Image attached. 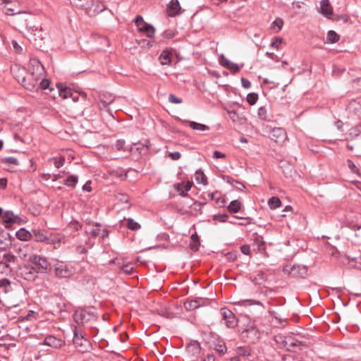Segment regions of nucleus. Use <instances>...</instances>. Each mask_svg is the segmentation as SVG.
I'll use <instances>...</instances> for the list:
<instances>
[{
  "label": "nucleus",
  "instance_id": "6ab92c4d",
  "mask_svg": "<svg viewBox=\"0 0 361 361\" xmlns=\"http://www.w3.org/2000/svg\"><path fill=\"white\" fill-rule=\"evenodd\" d=\"M139 25L140 24H137ZM142 26H138L137 30L140 33L145 35L149 38H151L154 36L155 32V28L152 25V24H140Z\"/></svg>",
  "mask_w": 361,
  "mask_h": 361
},
{
  "label": "nucleus",
  "instance_id": "dca6fc26",
  "mask_svg": "<svg viewBox=\"0 0 361 361\" xmlns=\"http://www.w3.org/2000/svg\"><path fill=\"white\" fill-rule=\"evenodd\" d=\"M205 304V300L197 298L195 300H187L184 302V307L188 311L195 310Z\"/></svg>",
  "mask_w": 361,
  "mask_h": 361
},
{
  "label": "nucleus",
  "instance_id": "423d86ee",
  "mask_svg": "<svg viewBox=\"0 0 361 361\" xmlns=\"http://www.w3.org/2000/svg\"><path fill=\"white\" fill-rule=\"evenodd\" d=\"M221 314L222 320L224 321V324L227 327L234 328L237 325L235 314L229 309L221 308Z\"/></svg>",
  "mask_w": 361,
  "mask_h": 361
},
{
  "label": "nucleus",
  "instance_id": "39448f33",
  "mask_svg": "<svg viewBox=\"0 0 361 361\" xmlns=\"http://www.w3.org/2000/svg\"><path fill=\"white\" fill-rule=\"evenodd\" d=\"M54 274L59 278H68L73 275V269L63 262L58 263L54 267Z\"/></svg>",
  "mask_w": 361,
  "mask_h": 361
},
{
  "label": "nucleus",
  "instance_id": "a19ab883",
  "mask_svg": "<svg viewBox=\"0 0 361 361\" xmlns=\"http://www.w3.org/2000/svg\"><path fill=\"white\" fill-rule=\"evenodd\" d=\"M3 163L8 165H15L18 166L19 164L18 161L17 159L13 157H7L4 158Z\"/></svg>",
  "mask_w": 361,
  "mask_h": 361
},
{
  "label": "nucleus",
  "instance_id": "79ce46f5",
  "mask_svg": "<svg viewBox=\"0 0 361 361\" xmlns=\"http://www.w3.org/2000/svg\"><path fill=\"white\" fill-rule=\"evenodd\" d=\"M121 269L122 271L127 274L128 275H130L134 272V268L130 264L122 265Z\"/></svg>",
  "mask_w": 361,
  "mask_h": 361
},
{
  "label": "nucleus",
  "instance_id": "6e6d98bb",
  "mask_svg": "<svg viewBox=\"0 0 361 361\" xmlns=\"http://www.w3.org/2000/svg\"><path fill=\"white\" fill-rule=\"evenodd\" d=\"M12 45H13V49L15 50V51L16 53H18V54L23 53V48L17 43L16 41L13 40Z\"/></svg>",
  "mask_w": 361,
  "mask_h": 361
},
{
  "label": "nucleus",
  "instance_id": "864d4df0",
  "mask_svg": "<svg viewBox=\"0 0 361 361\" xmlns=\"http://www.w3.org/2000/svg\"><path fill=\"white\" fill-rule=\"evenodd\" d=\"M169 101L173 104H180L182 102L181 99L176 97L175 95L172 94H169Z\"/></svg>",
  "mask_w": 361,
  "mask_h": 361
},
{
  "label": "nucleus",
  "instance_id": "9b49d317",
  "mask_svg": "<svg viewBox=\"0 0 361 361\" xmlns=\"http://www.w3.org/2000/svg\"><path fill=\"white\" fill-rule=\"evenodd\" d=\"M269 137L274 142L282 143L287 139V133L282 128H274L270 132Z\"/></svg>",
  "mask_w": 361,
  "mask_h": 361
},
{
  "label": "nucleus",
  "instance_id": "a211bd4d",
  "mask_svg": "<svg viewBox=\"0 0 361 361\" xmlns=\"http://www.w3.org/2000/svg\"><path fill=\"white\" fill-rule=\"evenodd\" d=\"M192 183L187 181L186 183H178L174 185V188L182 197L187 196L188 192L190 190Z\"/></svg>",
  "mask_w": 361,
  "mask_h": 361
},
{
  "label": "nucleus",
  "instance_id": "0eeeda50",
  "mask_svg": "<svg viewBox=\"0 0 361 361\" xmlns=\"http://www.w3.org/2000/svg\"><path fill=\"white\" fill-rule=\"evenodd\" d=\"M3 221L6 228H9L13 224H22L21 218L19 216L14 214V213L11 210L6 211L4 213Z\"/></svg>",
  "mask_w": 361,
  "mask_h": 361
},
{
  "label": "nucleus",
  "instance_id": "c03bdc74",
  "mask_svg": "<svg viewBox=\"0 0 361 361\" xmlns=\"http://www.w3.org/2000/svg\"><path fill=\"white\" fill-rule=\"evenodd\" d=\"M49 87V81L44 79L43 77L39 80L38 82V89L46 90Z\"/></svg>",
  "mask_w": 361,
  "mask_h": 361
},
{
  "label": "nucleus",
  "instance_id": "603ef678",
  "mask_svg": "<svg viewBox=\"0 0 361 361\" xmlns=\"http://www.w3.org/2000/svg\"><path fill=\"white\" fill-rule=\"evenodd\" d=\"M231 62L227 59L224 54L220 56V63L222 66L227 68Z\"/></svg>",
  "mask_w": 361,
  "mask_h": 361
},
{
  "label": "nucleus",
  "instance_id": "774afa93",
  "mask_svg": "<svg viewBox=\"0 0 361 361\" xmlns=\"http://www.w3.org/2000/svg\"><path fill=\"white\" fill-rule=\"evenodd\" d=\"M202 361H215V356L213 354H208Z\"/></svg>",
  "mask_w": 361,
  "mask_h": 361
},
{
  "label": "nucleus",
  "instance_id": "4c0bfd02",
  "mask_svg": "<svg viewBox=\"0 0 361 361\" xmlns=\"http://www.w3.org/2000/svg\"><path fill=\"white\" fill-rule=\"evenodd\" d=\"M50 161L53 162L55 167L59 169L64 164L65 158L63 157H60L59 158H51L50 159Z\"/></svg>",
  "mask_w": 361,
  "mask_h": 361
},
{
  "label": "nucleus",
  "instance_id": "20e7f679",
  "mask_svg": "<svg viewBox=\"0 0 361 361\" xmlns=\"http://www.w3.org/2000/svg\"><path fill=\"white\" fill-rule=\"evenodd\" d=\"M73 319L78 324L83 325L91 320H95L96 316L92 312L80 310L75 312Z\"/></svg>",
  "mask_w": 361,
  "mask_h": 361
},
{
  "label": "nucleus",
  "instance_id": "1a4fd4ad",
  "mask_svg": "<svg viewBox=\"0 0 361 361\" xmlns=\"http://www.w3.org/2000/svg\"><path fill=\"white\" fill-rule=\"evenodd\" d=\"M283 271L287 272L293 277H305L307 274V269L302 265H293L292 267H285Z\"/></svg>",
  "mask_w": 361,
  "mask_h": 361
},
{
  "label": "nucleus",
  "instance_id": "f257e3e1",
  "mask_svg": "<svg viewBox=\"0 0 361 361\" xmlns=\"http://www.w3.org/2000/svg\"><path fill=\"white\" fill-rule=\"evenodd\" d=\"M42 78L37 77L33 73H28L26 77H23L21 80L18 79L21 85L30 91L38 90V82Z\"/></svg>",
  "mask_w": 361,
  "mask_h": 361
},
{
  "label": "nucleus",
  "instance_id": "c85d7f7f",
  "mask_svg": "<svg viewBox=\"0 0 361 361\" xmlns=\"http://www.w3.org/2000/svg\"><path fill=\"white\" fill-rule=\"evenodd\" d=\"M187 350L188 352L191 353L193 355H197L200 351V344L196 342L190 343L187 346Z\"/></svg>",
  "mask_w": 361,
  "mask_h": 361
},
{
  "label": "nucleus",
  "instance_id": "58836bf2",
  "mask_svg": "<svg viewBox=\"0 0 361 361\" xmlns=\"http://www.w3.org/2000/svg\"><path fill=\"white\" fill-rule=\"evenodd\" d=\"M258 99V94L255 92L249 93L247 95L246 100L250 105H254Z\"/></svg>",
  "mask_w": 361,
  "mask_h": 361
},
{
  "label": "nucleus",
  "instance_id": "7c9ffc66",
  "mask_svg": "<svg viewBox=\"0 0 361 361\" xmlns=\"http://www.w3.org/2000/svg\"><path fill=\"white\" fill-rule=\"evenodd\" d=\"M268 204L271 209L279 207L281 204V202L277 197H272L268 201Z\"/></svg>",
  "mask_w": 361,
  "mask_h": 361
},
{
  "label": "nucleus",
  "instance_id": "473e14b6",
  "mask_svg": "<svg viewBox=\"0 0 361 361\" xmlns=\"http://www.w3.org/2000/svg\"><path fill=\"white\" fill-rule=\"evenodd\" d=\"M78 182V176H69L63 182V184L68 187H75V184Z\"/></svg>",
  "mask_w": 361,
  "mask_h": 361
},
{
  "label": "nucleus",
  "instance_id": "6e6552de",
  "mask_svg": "<svg viewBox=\"0 0 361 361\" xmlns=\"http://www.w3.org/2000/svg\"><path fill=\"white\" fill-rule=\"evenodd\" d=\"M37 271L34 267L23 266L19 272V275L25 280L33 281L37 278Z\"/></svg>",
  "mask_w": 361,
  "mask_h": 361
},
{
  "label": "nucleus",
  "instance_id": "338daca9",
  "mask_svg": "<svg viewBox=\"0 0 361 361\" xmlns=\"http://www.w3.org/2000/svg\"><path fill=\"white\" fill-rule=\"evenodd\" d=\"M7 185V179L6 178H0V189L6 188Z\"/></svg>",
  "mask_w": 361,
  "mask_h": 361
},
{
  "label": "nucleus",
  "instance_id": "680f3d73",
  "mask_svg": "<svg viewBox=\"0 0 361 361\" xmlns=\"http://www.w3.org/2000/svg\"><path fill=\"white\" fill-rule=\"evenodd\" d=\"M241 252L246 255H250V247L247 245H244L240 247Z\"/></svg>",
  "mask_w": 361,
  "mask_h": 361
},
{
  "label": "nucleus",
  "instance_id": "a18cd8bd",
  "mask_svg": "<svg viewBox=\"0 0 361 361\" xmlns=\"http://www.w3.org/2000/svg\"><path fill=\"white\" fill-rule=\"evenodd\" d=\"M253 246L256 247L255 249L260 252L265 250L264 243L259 240H256L253 244Z\"/></svg>",
  "mask_w": 361,
  "mask_h": 361
},
{
  "label": "nucleus",
  "instance_id": "4d7b16f0",
  "mask_svg": "<svg viewBox=\"0 0 361 361\" xmlns=\"http://www.w3.org/2000/svg\"><path fill=\"white\" fill-rule=\"evenodd\" d=\"M138 44L142 47H150L153 45L152 42L147 39H141L138 42Z\"/></svg>",
  "mask_w": 361,
  "mask_h": 361
},
{
  "label": "nucleus",
  "instance_id": "0e129e2a",
  "mask_svg": "<svg viewBox=\"0 0 361 361\" xmlns=\"http://www.w3.org/2000/svg\"><path fill=\"white\" fill-rule=\"evenodd\" d=\"M164 36L166 38H172L175 36V32L171 30H166L164 32Z\"/></svg>",
  "mask_w": 361,
  "mask_h": 361
},
{
  "label": "nucleus",
  "instance_id": "ddd939ff",
  "mask_svg": "<svg viewBox=\"0 0 361 361\" xmlns=\"http://www.w3.org/2000/svg\"><path fill=\"white\" fill-rule=\"evenodd\" d=\"M59 90L60 97L63 99L72 98V100L75 102L78 100V94L77 92H73L71 89L63 87L61 84L56 85Z\"/></svg>",
  "mask_w": 361,
  "mask_h": 361
},
{
  "label": "nucleus",
  "instance_id": "69168bd1",
  "mask_svg": "<svg viewBox=\"0 0 361 361\" xmlns=\"http://www.w3.org/2000/svg\"><path fill=\"white\" fill-rule=\"evenodd\" d=\"M10 285V281L7 279L0 280V287H6Z\"/></svg>",
  "mask_w": 361,
  "mask_h": 361
},
{
  "label": "nucleus",
  "instance_id": "72a5a7b5",
  "mask_svg": "<svg viewBox=\"0 0 361 361\" xmlns=\"http://www.w3.org/2000/svg\"><path fill=\"white\" fill-rule=\"evenodd\" d=\"M361 134V126L353 127L349 130V137L355 138Z\"/></svg>",
  "mask_w": 361,
  "mask_h": 361
},
{
  "label": "nucleus",
  "instance_id": "37998d69",
  "mask_svg": "<svg viewBox=\"0 0 361 361\" xmlns=\"http://www.w3.org/2000/svg\"><path fill=\"white\" fill-rule=\"evenodd\" d=\"M267 110L265 106H261L257 111L258 117L262 120H267Z\"/></svg>",
  "mask_w": 361,
  "mask_h": 361
},
{
  "label": "nucleus",
  "instance_id": "a878e982",
  "mask_svg": "<svg viewBox=\"0 0 361 361\" xmlns=\"http://www.w3.org/2000/svg\"><path fill=\"white\" fill-rule=\"evenodd\" d=\"M242 207V204L238 200H233L230 202L229 205L228 206V210L231 213H237L240 211V208Z\"/></svg>",
  "mask_w": 361,
  "mask_h": 361
},
{
  "label": "nucleus",
  "instance_id": "09e8293b",
  "mask_svg": "<svg viewBox=\"0 0 361 361\" xmlns=\"http://www.w3.org/2000/svg\"><path fill=\"white\" fill-rule=\"evenodd\" d=\"M125 140H118L115 144V148L118 151H126L125 147Z\"/></svg>",
  "mask_w": 361,
  "mask_h": 361
},
{
  "label": "nucleus",
  "instance_id": "412c9836",
  "mask_svg": "<svg viewBox=\"0 0 361 361\" xmlns=\"http://www.w3.org/2000/svg\"><path fill=\"white\" fill-rule=\"evenodd\" d=\"M73 333L74 337L73 341L76 346L83 347L88 344V341L84 338L83 336L77 331L76 327H75Z\"/></svg>",
  "mask_w": 361,
  "mask_h": 361
},
{
  "label": "nucleus",
  "instance_id": "c756f323",
  "mask_svg": "<svg viewBox=\"0 0 361 361\" xmlns=\"http://www.w3.org/2000/svg\"><path fill=\"white\" fill-rule=\"evenodd\" d=\"M191 240H192V243H190V248L193 251L198 250L199 245H200V240H199V237L196 233L191 235Z\"/></svg>",
  "mask_w": 361,
  "mask_h": 361
},
{
  "label": "nucleus",
  "instance_id": "f03ea898",
  "mask_svg": "<svg viewBox=\"0 0 361 361\" xmlns=\"http://www.w3.org/2000/svg\"><path fill=\"white\" fill-rule=\"evenodd\" d=\"M30 262L35 265L37 273H45L50 267L47 259L38 255H34L30 257Z\"/></svg>",
  "mask_w": 361,
  "mask_h": 361
},
{
  "label": "nucleus",
  "instance_id": "9d476101",
  "mask_svg": "<svg viewBox=\"0 0 361 361\" xmlns=\"http://www.w3.org/2000/svg\"><path fill=\"white\" fill-rule=\"evenodd\" d=\"M30 73H35V75L37 77L42 78L44 77V68L43 65L41 63V62L36 59H32L30 60Z\"/></svg>",
  "mask_w": 361,
  "mask_h": 361
},
{
  "label": "nucleus",
  "instance_id": "3c124183",
  "mask_svg": "<svg viewBox=\"0 0 361 361\" xmlns=\"http://www.w3.org/2000/svg\"><path fill=\"white\" fill-rule=\"evenodd\" d=\"M347 164H348V168L350 169V171L353 173H358L359 170H358L357 167L355 166V164L352 161L348 160Z\"/></svg>",
  "mask_w": 361,
  "mask_h": 361
},
{
  "label": "nucleus",
  "instance_id": "13d9d810",
  "mask_svg": "<svg viewBox=\"0 0 361 361\" xmlns=\"http://www.w3.org/2000/svg\"><path fill=\"white\" fill-rule=\"evenodd\" d=\"M231 72L235 73L239 71V67L236 63L231 62L229 66L227 67Z\"/></svg>",
  "mask_w": 361,
  "mask_h": 361
},
{
  "label": "nucleus",
  "instance_id": "de8ad7c7",
  "mask_svg": "<svg viewBox=\"0 0 361 361\" xmlns=\"http://www.w3.org/2000/svg\"><path fill=\"white\" fill-rule=\"evenodd\" d=\"M214 350L219 353L220 355H224L227 350V348L225 344H217L214 347Z\"/></svg>",
  "mask_w": 361,
  "mask_h": 361
},
{
  "label": "nucleus",
  "instance_id": "e2e57ef3",
  "mask_svg": "<svg viewBox=\"0 0 361 361\" xmlns=\"http://www.w3.org/2000/svg\"><path fill=\"white\" fill-rule=\"evenodd\" d=\"M213 157L215 159H221L225 157V154L219 151H214Z\"/></svg>",
  "mask_w": 361,
  "mask_h": 361
},
{
  "label": "nucleus",
  "instance_id": "49530a36",
  "mask_svg": "<svg viewBox=\"0 0 361 361\" xmlns=\"http://www.w3.org/2000/svg\"><path fill=\"white\" fill-rule=\"evenodd\" d=\"M282 42L283 39L281 37H274L271 42V47L272 48L279 49Z\"/></svg>",
  "mask_w": 361,
  "mask_h": 361
},
{
  "label": "nucleus",
  "instance_id": "aec40b11",
  "mask_svg": "<svg viewBox=\"0 0 361 361\" xmlns=\"http://www.w3.org/2000/svg\"><path fill=\"white\" fill-rule=\"evenodd\" d=\"M64 342L61 339L57 338L53 336H49L45 338L44 344L55 348H61Z\"/></svg>",
  "mask_w": 361,
  "mask_h": 361
},
{
  "label": "nucleus",
  "instance_id": "052dcab7",
  "mask_svg": "<svg viewBox=\"0 0 361 361\" xmlns=\"http://www.w3.org/2000/svg\"><path fill=\"white\" fill-rule=\"evenodd\" d=\"M241 83L242 86L246 89H248L251 87V82L244 78H241Z\"/></svg>",
  "mask_w": 361,
  "mask_h": 361
},
{
  "label": "nucleus",
  "instance_id": "bf43d9fd",
  "mask_svg": "<svg viewBox=\"0 0 361 361\" xmlns=\"http://www.w3.org/2000/svg\"><path fill=\"white\" fill-rule=\"evenodd\" d=\"M169 155L173 160H178L181 157V154L178 152H170Z\"/></svg>",
  "mask_w": 361,
  "mask_h": 361
},
{
  "label": "nucleus",
  "instance_id": "cd10ccee",
  "mask_svg": "<svg viewBox=\"0 0 361 361\" xmlns=\"http://www.w3.org/2000/svg\"><path fill=\"white\" fill-rule=\"evenodd\" d=\"M189 126L191 128L196 130L205 131L209 130V127L204 124L199 123L195 121H190Z\"/></svg>",
  "mask_w": 361,
  "mask_h": 361
},
{
  "label": "nucleus",
  "instance_id": "e433bc0d",
  "mask_svg": "<svg viewBox=\"0 0 361 361\" xmlns=\"http://www.w3.org/2000/svg\"><path fill=\"white\" fill-rule=\"evenodd\" d=\"M127 226L132 231H137L140 228V225L130 218L127 219Z\"/></svg>",
  "mask_w": 361,
  "mask_h": 361
},
{
  "label": "nucleus",
  "instance_id": "f704fd0d",
  "mask_svg": "<svg viewBox=\"0 0 361 361\" xmlns=\"http://www.w3.org/2000/svg\"><path fill=\"white\" fill-rule=\"evenodd\" d=\"M88 1H92V0H71V3L75 5L76 6H80L85 8V9L90 7Z\"/></svg>",
  "mask_w": 361,
  "mask_h": 361
},
{
  "label": "nucleus",
  "instance_id": "bb28decb",
  "mask_svg": "<svg viewBox=\"0 0 361 361\" xmlns=\"http://www.w3.org/2000/svg\"><path fill=\"white\" fill-rule=\"evenodd\" d=\"M16 259V257L11 253H6L3 255L4 262H0V266H4L6 268H9V265L7 264L8 262H14Z\"/></svg>",
  "mask_w": 361,
  "mask_h": 361
},
{
  "label": "nucleus",
  "instance_id": "5701e85b",
  "mask_svg": "<svg viewBox=\"0 0 361 361\" xmlns=\"http://www.w3.org/2000/svg\"><path fill=\"white\" fill-rule=\"evenodd\" d=\"M171 51L165 49L164 50L160 56H159V61L161 65H169L171 62Z\"/></svg>",
  "mask_w": 361,
  "mask_h": 361
},
{
  "label": "nucleus",
  "instance_id": "2f4dec72",
  "mask_svg": "<svg viewBox=\"0 0 361 361\" xmlns=\"http://www.w3.org/2000/svg\"><path fill=\"white\" fill-rule=\"evenodd\" d=\"M18 27H16L15 29L21 32L25 37L27 31H30L31 29H34L32 24H18Z\"/></svg>",
  "mask_w": 361,
  "mask_h": 361
},
{
  "label": "nucleus",
  "instance_id": "ea45409f",
  "mask_svg": "<svg viewBox=\"0 0 361 361\" xmlns=\"http://www.w3.org/2000/svg\"><path fill=\"white\" fill-rule=\"evenodd\" d=\"M102 97H103L101 98L100 102H99V103L98 104L99 105V108L100 109H105L107 106L108 104H111L114 101L113 98H110L109 99L105 100L104 99L105 94H103Z\"/></svg>",
  "mask_w": 361,
  "mask_h": 361
},
{
  "label": "nucleus",
  "instance_id": "5fc2aeb1",
  "mask_svg": "<svg viewBox=\"0 0 361 361\" xmlns=\"http://www.w3.org/2000/svg\"><path fill=\"white\" fill-rule=\"evenodd\" d=\"M61 240V237L59 234L54 235L52 238H49V241L47 242V243L55 244L56 243H60Z\"/></svg>",
  "mask_w": 361,
  "mask_h": 361
},
{
  "label": "nucleus",
  "instance_id": "c9c22d12",
  "mask_svg": "<svg viewBox=\"0 0 361 361\" xmlns=\"http://www.w3.org/2000/svg\"><path fill=\"white\" fill-rule=\"evenodd\" d=\"M237 353L241 357H247L250 355V349L248 346L239 347L237 348Z\"/></svg>",
  "mask_w": 361,
  "mask_h": 361
},
{
  "label": "nucleus",
  "instance_id": "4be33fe9",
  "mask_svg": "<svg viewBox=\"0 0 361 361\" xmlns=\"http://www.w3.org/2000/svg\"><path fill=\"white\" fill-rule=\"evenodd\" d=\"M16 235L18 239L27 241L32 239V231L30 232L25 228H21L16 232Z\"/></svg>",
  "mask_w": 361,
  "mask_h": 361
},
{
  "label": "nucleus",
  "instance_id": "7ed1b4c3",
  "mask_svg": "<svg viewBox=\"0 0 361 361\" xmlns=\"http://www.w3.org/2000/svg\"><path fill=\"white\" fill-rule=\"evenodd\" d=\"M32 27L34 29L26 32L25 37L31 42L37 44V42L44 39V32L39 24H32Z\"/></svg>",
  "mask_w": 361,
  "mask_h": 361
},
{
  "label": "nucleus",
  "instance_id": "393cba45",
  "mask_svg": "<svg viewBox=\"0 0 361 361\" xmlns=\"http://www.w3.org/2000/svg\"><path fill=\"white\" fill-rule=\"evenodd\" d=\"M340 39V36L334 30L327 32L326 43H336Z\"/></svg>",
  "mask_w": 361,
  "mask_h": 361
},
{
  "label": "nucleus",
  "instance_id": "f3484780",
  "mask_svg": "<svg viewBox=\"0 0 361 361\" xmlns=\"http://www.w3.org/2000/svg\"><path fill=\"white\" fill-rule=\"evenodd\" d=\"M100 224L98 223H94L92 221H87V226L85 227V231L87 234L95 238L99 235L100 233Z\"/></svg>",
  "mask_w": 361,
  "mask_h": 361
},
{
  "label": "nucleus",
  "instance_id": "2eb2a0df",
  "mask_svg": "<svg viewBox=\"0 0 361 361\" xmlns=\"http://www.w3.org/2000/svg\"><path fill=\"white\" fill-rule=\"evenodd\" d=\"M32 238L36 242L47 243L49 241L47 232L44 230L35 228L32 230Z\"/></svg>",
  "mask_w": 361,
  "mask_h": 361
},
{
  "label": "nucleus",
  "instance_id": "4468645a",
  "mask_svg": "<svg viewBox=\"0 0 361 361\" xmlns=\"http://www.w3.org/2000/svg\"><path fill=\"white\" fill-rule=\"evenodd\" d=\"M319 12L328 19L334 20L333 18L332 7L329 0H322L320 1V8Z\"/></svg>",
  "mask_w": 361,
  "mask_h": 361
},
{
  "label": "nucleus",
  "instance_id": "8fccbe9b",
  "mask_svg": "<svg viewBox=\"0 0 361 361\" xmlns=\"http://www.w3.org/2000/svg\"><path fill=\"white\" fill-rule=\"evenodd\" d=\"M228 218V215H227L226 214H214L213 216L214 220L219 221L220 222H226Z\"/></svg>",
  "mask_w": 361,
  "mask_h": 361
},
{
  "label": "nucleus",
  "instance_id": "b1692460",
  "mask_svg": "<svg viewBox=\"0 0 361 361\" xmlns=\"http://www.w3.org/2000/svg\"><path fill=\"white\" fill-rule=\"evenodd\" d=\"M195 178L197 183L202 184L204 185H207V178L204 172L199 169L195 173Z\"/></svg>",
  "mask_w": 361,
  "mask_h": 361
},
{
  "label": "nucleus",
  "instance_id": "f8f14e48",
  "mask_svg": "<svg viewBox=\"0 0 361 361\" xmlns=\"http://www.w3.org/2000/svg\"><path fill=\"white\" fill-rule=\"evenodd\" d=\"M183 10L180 6L178 0H171L167 5L166 14L170 17H175L180 15Z\"/></svg>",
  "mask_w": 361,
  "mask_h": 361
}]
</instances>
